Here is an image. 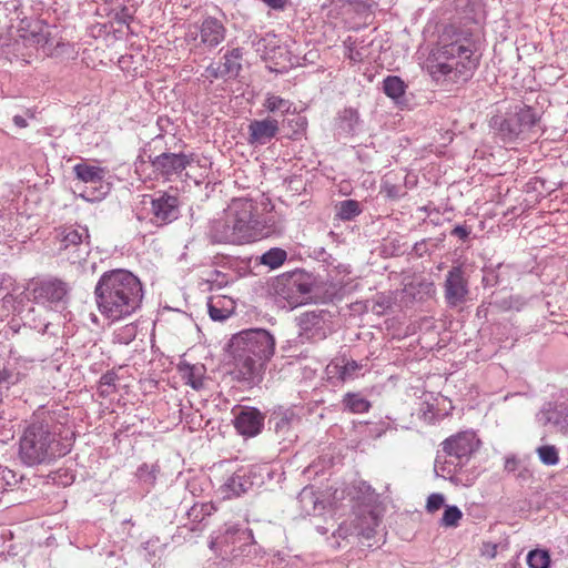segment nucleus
<instances>
[{
	"mask_svg": "<svg viewBox=\"0 0 568 568\" xmlns=\"http://www.w3.org/2000/svg\"><path fill=\"white\" fill-rule=\"evenodd\" d=\"M225 349L233 361V378L252 388L263 381L275 352V338L264 328L244 329L231 337Z\"/></svg>",
	"mask_w": 568,
	"mask_h": 568,
	"instance_id": "nucleus-1",
	"label": "nucleus"
},
{
	"mask_svg": "<svg viewBox=\"0 0 568 568\" xmlns=\"http://www.w3.org/2000/svg\"><path fill=\"white\" fill-rule=\"evenodd\" d=\"M93 294L100 314L111 322H118L141 308L144 288L141 280L130 270L112 268L100 275Z\"/></svg>",
	"mask_w": 568,
	"mask_h": 568,
	"instance_id": "nucleus-2",
	"label": "nucleus"
},
{
	"mask_svg": "<svg viewBox=\"0 0 568 568\" xmlns=\"http://www.w3.org/2000/svg\"><path fill=\"white\" fill-rule=\"evenodd\" d=\"M73 436L72 434L70 439L61 438L53 424L45 420H33L24 428L20 437V460L29 467L50 464L71 452Z\"/></svg>",
	"mask_w": 568,
	"mask_h": 568,
	"instance_id": "nucleus-3",
	"label": "nucleus"
},
{
	"mask_svg": "<svg viewBox=\"0 0 568 568\" xmlns=\"http://www.w3.org/2000/svg\"><path fill=\"white\" fill-rule=\"evenodd\" d=\"M317 276L304 268H294L275 276L270 282L273 294L285 300L291 306L296 307L308 303L333 301L339 288L331 285L325 295H318Z\"/></svg>",
	"mask_w": 568,
	"mask_h": 568,
	"instance_id": "nucleus-4",
	"label": "nucleus"
},
{
	"mask_svg": "<svg viewBox=\"0 0 568 568\" xmlns=\"http://www.w3.org/2000/svg\"><path fill=\"white\" fill-rule=\"evenodd\" d=\"M253 200L236 197L224 211V216L214 219L207 227V239L213 244L242 245L250 243L247 223L251 222Z\"/></svg>",
	"mask_w": 568,
	"mask_h": 568,
	"instance_id": "nucleus-5",
	"label": "nucleus"
},
{
	"mask_svg": "<svg viewBox=\"0 0 568 568\" xmlns=\"http://www.w3.org/2000/svg\"><path fill=\"white\" fill-rule=\"evenodd\" d=\"M437 69L456 83H465L473 78L479 65L480 54H476L474 43L468 38L440 42L437 50Z\"/></svg>",
	"mask_w": 568,
	"mask_h": 568,
	"instance_id": "nucleus-6",
	"label": "nucleus"
},
{
	"mask_svg": "<svg viewBox=\"0 0 568 568\" xmlns=\"http://www.w3.org/2000/svg\"><path fill=\"white\" fill-rule=\"evenodd\" d=\"M541 114L532 106L520 103L506 112H498L489 120V126L505 143L518 140L530 132L540 121Z\"/></svg>",
	"mask_w": 568,
	"mask_h": 568,
	"instance_id": "nucleus-7",
	"label": "nucleus"
},
{
	"mask_svg": "<svg viewBox=\"0 0 568 568\" xmlns=\"http://www.w3.org/2000/svg\"><path fill=\"white\" fill-rule=\"evenodd\" d=\"M29 301L50 308L64 307L70 286L58 277H34L26 288Z\"/></svg>",
	"mask_w": 568,
	"mask_h": 568,
	"instance_id": "nucleus-8",
	"label": "nucleus"
},
{
	"mask_svg": "<svg viewBox=\"0 0 568 568\" xmlns=\"http://www.w3.org/2000/svg\"><path fill=\"white\" fill-rule=\"evenodd\" d=\"M298 327L296 342L315 344L324 341L332 332V315L327 310H312L295 317Z\"/></svg>",
	"mask_w": 568,
	"mask_h": 568,
	"instance_id": "nucleus-9",
	"label": "nucleus"
},
{
	"mask_svg": "<svg viewBox=\"0 0 568 568\" xmlns=\"http://www.w3.org/2000/svg\"><path fill=\"white\" fill-rule=\"evenodd\" d=\"M73 172L78 180L88 184L80 194L87 202L102 201L110 193L111 184L104 181L108 173L105 168L80 162L73 166Z\"/></svg>",
	"mask_w": 568,
	"mask_h": 568,
	"instance_id": "nucleus-10",
	"label": "nucleus"
},
{
	"mask_svg": "<svg viewBox=\"0 0 568 568\" xmlns=\"http://www.w3.org/2000/svg\"><path fill=\"white\" fill-rule=\"evenodd\" d=\"M267 429L273 432L282 442L293 443L297 435L295 428L302 418L293 407L276 405L266 409Z\"/></svg>",
	"mask_w": 568,
	"mask_h": 568,
	"instance_id": "nucleus-11",
	"label": "nucleus"
},
{
	"mask_svg": "<svg viewBox=\"0 0 568 568\" xmlns=\"http://www.w3.org/2000/svg\"><path fill=\"white\" fill-rule=\"evenodd\" d=\"M143 199L144 204L146 199L150 200L151 221L159 226L171 224L181 215V200L176 193L171 194L166 191H158L153 194L144 195Z\"/></svg>",
	"mask_w": 568,
	"mask_h": 568,
	"instance_id": "nucleus-12",
	"label": "nucleus"
},
{
	"mask_svg": "<svg viewBox=\"0 0 568 568\" xmlns=\"http://www.w3.org/2000/svg\"><path fill=\"white\" fill-rule=\"evenodd\" d=\"M480 439L474 432H459L446 438L442 445V453L455 459L456 465L463 468L470 457L479 449Z\"/></svg>",
	"mask_w": 568,
	"mask_h": 568,
	"instance_id": "nucleus-13",
	"label": "nucleus"
},
{
	"mask_svg": "<svg viewBox=\"0 0 568 568\" xmlns=\"http://www.w3.org/2000/svg\"><path fill=\"white\" fill-rule=\"evenodd\" d=\"M233 426L239 435L253 438L262 434L265 428L267 413L254 406L239 405L232 409Z\"/></svg>",
	"mask_w": 568,
	"mask_h": 568,
	"instance_id": "nucleus-14",
	"label": "nucleus"
},
{
	"mask_svg": "<svg viewBox=\"0 0 568 568\" xmlns=\"http://www.w3.org/2000/svg\"><path fill=\"white\" fill-rule=\"evenodd\" d=\"M194 162V153L164 151L156 154V158H152V173L155 178L171 181L173 176H180Z\"/></svg>",
	"mask_w": 568,
	"mask_h": 568,
	"instance_id": "nucleus-15",
	"label": "nucleus"
},
{
	"mask_svg": "<svg viewBox=\"0 0 568 568\" xmlns=\"http://www.w3.org/2000/svg\"><path fill=\"white\" fill-rule=\"evenodd\" d=\"M256 210L257 205L253 201L251 222L247 223L248 233L251 234L250 243L284 233V221L276 212H268L266 215L257 216Z\"/></svg>",
	"mask_w": 568,
	"mask_h": 568,
	"instance_id": "nucleus-16",
	"label": "nucleus"
},
{
	"mask_svg": "<svg viewBox=\"0 0 568 568\" xmlns=\"http://www.w3.org/2000/svg\"><path fill=\"white\" fill-rule=\"evenodd\" d=\"M444 295L449 307H457L467 302L469 295L468 277L462 265L452 266L447 272Z\"/></svg>",
	"mask_w": 568,
	"mask_h": 568,
	"instance_id": "nucleus-17",
	"label": "nucleus"
},
{
	"mask_svg": "<svg viewBox=\"0 0 568 568\" xmlns=\"http://www.w3.org/2000/svg\"><path fill=\"white\" fill-rule=\"evenodd\" d=\"M364 120L354 106H345L337 111L333 120L334 135L337 139H349L363 131Z\"/></svg>",
	"mask_w": 568,
	"mask_h": 568,
	"instance_id": "nucleus-18",
	"label": "nucleus"
},
{
	"mask_svg": "<svg viewBox=\"0 0 568 568\" xmlns=\"http://www.w3.org/2000/svg\"><path fill=\"white\" fill-rule=\"evenodd\" d=\"M281 132L280 122L272 118L266 116L262 120H251L247 125V144L257 148L266 145L272 142Z\"/></svg>",
	"mask_w": 568,
	"mask_h": 568,
	"instance_id": "nucleus-19",
	"label": "nucleus"
},
{
	"mask_svg": "<svg viewBox=\"0 0 568 568\" xmlns=\"http://www.w3.org/2000/svg\"><path fill=\"white\" fill-rule=\"evenodd\" d=\"M537 422L546 427L551 425L560 432L568 430V404L547 402L536 415Z\"/></svg>",
	"mask_w": 568,
	"mask_h": 568,
	"instance_id": "nucleus-20",
	"label": "nucleus"
},
{
	"mask_svg": "<svg viewBox=\"0 0 568 568\" xmlns=\"http://www.w3.org/2000/svg\"><path fill=\"white\" fill-rule=\"evenodd\" d=\"M200 43L207 50L215 49L226 37V28L215 17H205L199 26Z\"/></svg>",
	"mask_w": 568,
	"mask_h": 568,
	"instance_id": "nucleus-21",
	"label": "nucleus"
},
{
	"mask_svg": "<svg viewBox=\"0 0 568 568\" xmlns=\"http://www.w3.org/2000/svg\"><path fill=\"white\" fill-rule=\"evenodd\" d=\"M263 60L271 72L284 73L293 67L292 54L286 45H263Z\"/></svg>",
	"mask_w": 568,
	"mask_h": 568,
	"instance_id": "nucleus-22",
	"label": "nucleus"
},
{
	"mask_svg": "<svg viewBox=\"0 0 568 568\" xmlns=\"http://www.w3.org/2000/svg\"><path fill=\"white\" fill-rule=\"evenodd\" d=\"M239 525H224V527L220 528L217 531H214L211 536L209 547L214 554L225 559H231L232 554H234V548H231L233 544V538L235 536V531L237 530Z\"/></svg>",
	"mask_w": 568,
	"mask_h": 568,
	"instance_id": "nucleus-23",
	"label": "nucleus"
},
{
	"mask_svg": "<svg viewBox=\"0 0 568 568\" xmlns=\"http://www.w3.org/2000/svg\"><path fill=\"white\" fill-rule=\"evenodd\" d=\"M90 235L87 226H80L78 229H65L62 232L60 250L73 248L74 252H79L78 257L83 258L84 255L89 254L90 251Z\"/></svg>",
	"mask_w": 568,
	"mask_h": 568,
	"instance_id": "nucleus-24",
	"label": "nucleus"
},
{
	"mask_svg": "<svg viewBox=\"0 0 568 568\" xmlns=\"http://www.w3.org/2000/svg\"><path fill=\"white\" fill-rule=\"evenodd\" d=\"M382 84L384 94L393 100L397 106L404 109L408 105V101L405 97L408 84L400 77L387 75Z\"/></svg>",
	"mask_w": 568,
	"mask_h": 568,
	"instance_id": "nucleus-25",
	"label": "nucleus"
},
{
	"mask_svg": "<svg viewBox=\"0 0 568 568\" xmlns=\"http://www.w3.org/2000/svg\"><path fill=\"white\" fill-rule=\"evenodd\" d=\"M297 504L303 516L321 515L325 509L324 501L312 486H306L300 491Z\"/></svg>",
	"mask_w": 568,
	"mask_h": 568,
	"instance_id": "nucleus-26",
	"label": "nucleus"
},
{
	"mask_svg": "<svg viewBox=\"0 0 568 568\" xmlns=\"http://www.w3.org/2000/svg\"><path fill=\"white\" fill-rule=\"evenodd\" d=\"M178 372L186 385L195 390L204 386V374L206 372L203 364H191L182 361L178 364Z\"/></svg>",
	"mask_w": 568,
	"mask_h": 568,
	"instance_id": "nucleus-27",
	"label": "nucleus"
},
{
	"mask_svg": "<svg viewBox=\"0 0 568 568\" xmlns=\"http://www.w3.org/2000/svg\"><path fill=\"white\" fill-rule=\"evenodd\" d=\"M454 9L465 23H480L484 18L480 0H454Z\"/></svg>",
	"mask_w": 568,
	"mask_h": 568,
	"instance_id": "nucleus-28",
	"label": "nucleus"
},
{
	"mask_svg": "<svg viewBox=\"0 0 568 568\" xmlns=\"http://www.w3.org/2000/svg\"><path fill=\"white\" fill-rule=\"evenodd\" d=\"M246 476L245 467H240L234 471L233 475L221 486V490L225 494V497H240L251 490L248 487L250 481Z\"/></svg>",
	"mask_w": 568,
	"mask_h": 568,
	"instance_id": "nucleus-29",
	"label": "nucleus"
},
{
	"mask_svg": "<svg viewBox=\"0 0 568 568\" xmlns=\"http://www.w3.org/2000/svg\"><path fill=\"white\" fill-rule=\"evenodd\" d=\"M207 311L212 321L223 322L234 314L235 303L232 298L226 296L209 298Z\"/></svg>",
	"mask_w": 568,
	"mask_h": 568,
	"instance_id": "nucleus-30",
	"label": "nucleus"
},
{
	"mask_svg": "<svg viewBox=\"0 0 568 568\" xmlns=\"http://www.w3.org/2000/svg\"><path fill=\"white\" fill-rule=\"evenodd\" d=\"M291 118L283 119L281 131L284 132L285 129H290V131L284 133L283 138L296 141L306 134L308 121L305 115L296 113L295 110L291 111Z\"/></svg>",
	"mask_w": 568,
	"mask_h": 568,
	"instance_id": "nucleus-31",
	"label": "nucleus"
},
{
	"mask_svg": "<svg viewBox=\"0 0 568 568\" xmlns=\"http://www.w3.org/2000/svg\"><path fill=\"white\" fill-rule=\"evenodd\" d=\"M250 489L262 487L267 480L274 478L275 471L268 464H254L245 467Z\"/></svg>",
	"mask_w": 568,
	"mask_h": 568,
	"instance_id": "nucleus-32",
	"label": "nucleus"
},
{
	"mask_svg": "<svg viewBox=\"0 0 568 568\" xmlns=\"http://www.w3.org/2000/svg\"><path fill=\"white\" fill-rule=\"evenodd\" d=\"M244 55V49L241 47L227 48L223 53L221 63L224 68V74H229V79H235L242 71V61Z\"/></svg>",
	"mask_w": 568,
	"mask_h": 568,
	"instance_id": "nucleus-33",
	"label": "nucleus"
},
{
	"mask_svg": "<svg viewBox=\"0 0 568 568\" xmlns=\"http://www.w3.org/2000/svg\"><path fill=\"white\" fill-rule=\"evenodd\" d=\"M341 405L343 412L352 414L367 413L372 408V403L359 392L344 394Z\"/></svg>",
	"mask_w": 568,
	"mask_h": 568,
	"instance_id": "nucleus-34",
	"label": "nucleus"
},
{
	"mask_svg": "<svg viewBox=\"0 0 568 568\" xmlns=\"http://www.w3.org/2000/svg\"><path fill=\"white\" fill-rule=\"evenodd\" d=\"M287 252L282 247H271L254 258V265H263L270 270H277L287 261Z\"/></svg>",
	"mask_w": 568,
	"mask_h": 568,
	"instance_id": "nucleus-35",
	"label": "nucleus"
},
{
	"mask_svg": "<svg viewBox=\"0 0 568 568\" xmlns=\"http://www.w3.org/2000/svg\"><path fill=\"white\" fill-rule=\"evenodd\" d=\"M159 474L160 465L158 463H154L152 465L143 463L136 468L134 477L139 485H141L149 491L150 488L154 487Z\"/></svg>",
	"mask_w": 568,
	"mask_h": 568,
	"instance_id": "nucleus-36",
	"label": "nucleus"
},
{
	"mask_svg": "<svg viewBox=\"0 0 568 568\" xmlns=\"http://www.w3.org/2000/svg\"><path fill=\"white\" fill-rule=\"evenodd\" d=\"M509 265L499 263L496 266H485L483 268L481 284L485 288L498 286L505 283V270Z\"/></svg>",
	"mask_w": 568,
	"mask_h": 568,
	"instance_id": "nucleus-37",
	"label": "nucleus"
},
{
	"mask_svg": "<svg viewBox=\"0 0 568 568\" xmlns=\"http://www.w3.org/2000/svg\"><path fill=\"white\" fill-rule=\"evenodd\" d=\"M98 13L105 14L120 24L129 26V23L133 20V12L129 7L121 2L111 8L100 7L98 8Z\"/></svg>",
	"mask_w": 568,
	"mask_h": 568,
	"instance_id": "nucleus-38",
	"label": "nucleus"
},
{
	"mask_svg": "<svg viewBox=\"0 0 568 568\" xmlns=\"http://www.w3.org/2000/svg\"><path fill=\"white\" fill-rule=\"evenodd\" d=\"M447 457L448 456L442 454V452H437L434 465L435 473L437 476H442L444 478H448L450 481H454L455 474L462 468L456 465L455 459H447Z\"/></svg>",
	"mask_w": 568,
	"mask_h": 568,
	"instance_id": "nucleus-39",
	"label": "nucleus"
},
{
	"mask_svg": "<svg viewBox=\"0 0 568 568\" xmlns=\"http://www.w3.org/2000/svg\"><path fill=\"white\" fill-rule=\"evenodd\" d=\"M336 210V216L342 221H352L363 212L361 203L353 199L338 202Z\"/></svg>",
	"mask_w": 568,
	"mask_h": 568,
	"instance_id": "nucleus-40",
	"label": "nucleus"
},
{
	"mask_svg": "<svg viewBox=\"0 0 568 568\" xmlns=\"http://www.w3.org/2000/svg\"><path fill=\"white\" fill-rule=\"evenodd\" d=\"M119 376L114 369H109L99 379L98 394L102 398H106L118 392L116 382Z\"/></svg>",
	"mask_w": 568,
	"mask_h": 568,
	"instance_id": "nucleus-41",
	"label": "nucleus"
},
{
	"mask_svg": "<svg viewBox=\"0 0 568 568\" xmlns=\"http://www.w3.org/2000/svg\"><path fill=\"white\" fill-rule=\"evenodd\" d=\"M529 568H551V555L549 549L536 548L527 554L526 558Z\"/></svg>",
	"mask_w": 568,
	"mask_h": 568,
	"instance_id": "nucleus-42",
	"label": "nucleus"
},
{
	"mask_svg": "<svg viewBox=\"0 0 568 568\" xmlns=\"http://www.w3.org/2000/svg\"><path fill=\"white\" fill-rule=\"evenodd\" d=\"M367 519L368 520L361 519V518L356 519L355 531H356L357 537H363L366 540H371L376 535V527L378 526V518L373 511H369V516Z\"/></svg>",
	"mask_w": 568,
	"mask_h": 568,
	"instance_id": "nucleus-43",
	"label": "nucleus"
},
{
	"mask_svg": "<svg viewBox=\"0 0 568 568\" xmlns=\"http://www.w3.org/2000/svg\"><path fill=\"white\" fill-rule=\"evenodd\" d=\"M406 292L412 295L415 301H424L435 294L436 287L433 282L420 281L417 284H409Z\"/></svg>",
	"mask_w": 568,
	"mask_h": 568,
	"instance_id": "nucleus-44",
	"label": "nucleus"
},
{
	"mask_svg": "<svg viewBox=\"0 0 568 568\" xmlns=\"http://www.w3.org/2000/svg\"><path fill=\"white\" fill-rule=\"evenodd\" d=\"M24 375L17 368L16 364L8 362L0 365V386L7 387L18 384Z\"/></svg>",
	"mask_w": 568,
	"mask_h": 568,
	"instance_id": "nucleus-45",
	"label": "nucleus"
},
{
	"mask_svg": "<svg viewBox=\"0 0 568 568\" xmlns=\"http://www.w3.org/2000/svg\"><path fill=\"white\" fill-rule=\"evenodd\" d=\"M216 510L212 503L194 504L187 511V518L197 525Z\"/></svg>",
	"mask_w": 568,
	"mask_h": 568,
	"instance_id": "nucleus-46",
	"label": "nucleus"
},
{
	"mask_svg": "<svg viewBox=\"0 0 568 568\" xmlns=\"http://www.w3.org/2000/svg\"><path fill=\"white\" fill-rule=\"evenodd\" d=\"M293 103L286 99H283L278 95L267 94L263 106L270 112L275 113L281 111L283 114L291 113V108Z\"/></svg>",
	"mask_w": 568,
	"mask_h": 568,
	"instance_id": "nucleus-47",
	"label": "nucleus"
},
{
	"mask_svg": "<svg viewBox=\"0 0 568 568\" xmlns=\"http://www.w3.org/2000/svg\"><path fill=\"white\" fill-rule=\"evenodd\" d=\"M253 536V531L250 528H242L240 525L237 526V530L235 531V536L233 538V544L231 548H234V554H232L231 559L240 558V552L242 548H245Z\"/></svg>",
	"mask_w": 568,
	"mask_h": 568,
	"instance_id": "nucleus-48",
	"label": "nucleus"
},
{
	"mask_svg": "<svg viewBox=\"0 0 568 568\" xmlns=\"http://www.w3.org/2000/svg\"><path fill=\"white\" fill-rule=\"evenodd\" d=\"M536 453L544 465L555 466L559 463V452L555 445H541Z\"/></svg>",
	"mask_w": 568,
	"mask_h": 568,
	"instance_id": "nucleus-49",
	"label": "nucleus"
},
{
	"mask_svg": "<svg viewBox=\"0 0 568 568\" xmlns=\"http://www.w3.org/2000/svg\"><path fill=\"white\" fill-rule=\"evenodd\" d=\"M463 517L462 510L455 505L445 506L440 525L444 527H457Z\"/></svg>",
	"mask_w": 568,
	"mask_h": 568,
	"instance_id": "nucleus-50",
	"label": "nucleus"
},
{
	"mask_svg": "<svg viewBox=\"0 0 568 568\" xmlns=\"http://www.w3.org/2000/svg\"><path fill=\"white\" fill-rule=\"evenodd\" d=\"M489 305L496 310L497 313L509 312L511 307L510 294L494 292L490 295Z\"/></svg>",
	"mask_w": 568,
	"mask_h": 568,
	"instance_id": "nucleus-51",
	"label": "nucleus"
},
{
	"mask_svg": "<svg viewBox=\"0 0 568 568\" xmlns=\"http://www.w3.org/2000/svg\"><path fill=\"white\" fill-rule=\"evenodd\" d=\"M362 367L361 364H358L356 361L351 359L347 361L344 365H335V374L337 375V378L342 382H345L347 379L353 378L356 371H358Z\"/></svg>",
	"mask_w": 568,
	"mask_h": 568,
	"instance_id": "nucleus-52",
	"label": "nucleus"
},
{
	"mask_svg": "<svg viewBox=\"0 0 568 568\" xmlns=\"http://www.w3.org/2000/svg\"><path fill=\"white\" fill-rule=\"evenodd\" d=\"M52 483L57 486L68 487L72 485L75 480V474L67 468H61L57 471H53L49 475Z\"/></svg>",
	"mask_w": 568,
	"mask_h": 568,
	"instance_id": "nucleus-53",
	"label": "nucleus"
},
{
	"mask_svg": "<svg viewBox=\"0 0 568 568\" xmlns=\"http://www.w3.org/2000/svg\"><path fill=\"white\" fill-rule=\"evenodd\" d=\"M239 554L240 558L247 559L248 561H255L262 559L265 552L252 536L250 544H247L245 548H242Z\"/></svg>",
	"mask_w": 568,
	"mask_h": 568,
	"instance_id": "nucleus-54",
	"label": "nucleus"
},
{
	"mask_svg": "<svg viewBox=\"0 0 568 568\" xmlns=\"http://www.w3.org/2000/svg\"><path fill=\"white\" fill-rule=\"evenodd\" d=\"M152 158H156V154L152 148L151 143H146L141 150L134 162L136 171L143 170L145 164H150L152 166Z\"/></svg>",
	"mask_w": 568,
	"mask_h": 568,
	"instance_id": "nucleus-55",
	"label": "nucleus"
},
{
	"mask_svg": "<svg viewBox=\"0 0 568 568\" xmlns=\"http://www.w3.org/2000/svg\"><path fill=\"white\" fill-rule=\"evenodd\" d=\"M471 233H473L471 225L467 224V222H464L463 224L455 225L450 230L449 235L453 237H457L463 243H466L470 240Z\"/></svg>",
	"mask_w": 568,
	"mask_h": 568,
	"instance_id": "nucleus-56",
	"label": "nucleus"
},
{
	"mask_svg": "<svg viewBox=\"0 0 568 568\" xmlns=\"http://www.w3.org/2000/svg\"><path fill=\"white\" fill-rule=\"evenodd\" d=\"M445 506V497L440 493H433L428 496L426 503V510L428 513H435Z\"/></svg>",
	"mask_w": 568,
	"mask_h": 568,
	"instance_id": "nucleus-57",
	"label": "nucleus"
},
{
	"mask_svg": "<svg viewBox=\"0 0 568 568\" xmlns=\"http://www.w3.org/2000/svg\"><path fill=\"white\" fill-rule=\"evenodd\" d=\"M368 436L372 438H379L389 428V423L381 420L378 423H366Z\"/></svg>",
	"mask_w": 568,
	"mask_h": 568,
	"instance_id": "nucleus-58",
	"label": "nucleus"
},
{
	"mask_svg": "<svg viewBox=\"0 0 568 568\" xmlns=\"http://www.w3.org/2000/svg\"><path fill=\"white\" fill-rule=\"evenodd\" d=\"M393 305V300L390 296L384 294V293H381L376 296L375 301H374V306H373V310L379 314V313H383L384 311L390 308Z\"/></svg>",
	"mask_w": 568,
	"mask_h": 568,
	"instance_id": "nucleus-59",
	"label": "nucleus"
},
{
	"mask_svg": "<svg viewBox=\"0 0 568 568\" xmlns=\"http://www.w3.org/2000/svg\"><path fill=\"white\" fill-rule=\"evenodd\" d=\"M382 193H385L386 197L390 200H397L404 195L402 187L385 181L382 185Z\"/></svg>",
	"mask_w": 568,
	"mask_h": 568,
	"instance_id": "nucleus-60",
	"label": "nucleus"
},
{
	"mask_svg": "<svg viewBox=\"0 0 568 568\" xmlns=\"http://www.w3.org/2000/svg\"><path fill=\"white\" fill-rule=\"evenodd\" d=\"M356 520L352 523H343L338 526L336 531L334 532V536H337L342 539H346L348 536H356Z\"/></svg>",
	"mask_w": 568,
	"mask_h": 568,
	"instance_id": "nucleus-61",
	"label": "nucleus"
},
{
	"mask_svg": "<svg viewBox=\"0 0 568 568\" xmlns=\"http://www.w3.org/2000/svg\"><path fill=\"white\" fill-rule=\"evenodd\" d=\"M530 301H531V298L525 297L523 295L510 294V302H511L510 311L521 312L529 305Z\"/></svg>",
	"mask_w": 568,
	"mask_h": 568,
	"instance_id": "nucleus-62",
	"label": "nucleus"
},
{
	"mask_svg": "<svg viewBox=\"0 0 568 568\" xmlns=\"http://www.w3.org/2000/svg\"><path fill=\"white\" fill-rule=\"evenodd\" d=\"M523 465V462L516 455H507L505 457L504 470L516 474Z\"/></svg>",
	"mask_w": 568,
	"mask_h": 568,
	"instance_id": "nucleus-63",
	"label": "nucleus"
},
{
	"mask_svg": "<svg viewBox=\"0 0 568 568\" xmlns=\"http://www.w3.org/2000/svg\"><path fill=\"white\" fill-rule=\"evenodd\" d=\"M347 3L353 7L357 14L369 12L373 7V0H347Z\"/></svg>",
	"mask_w": 568,
	"mask_h": 568,
	"instance_id": "nucleus-64",
	"label": "nucleus"
}]
</instances>
